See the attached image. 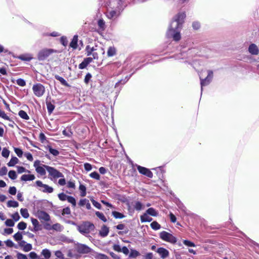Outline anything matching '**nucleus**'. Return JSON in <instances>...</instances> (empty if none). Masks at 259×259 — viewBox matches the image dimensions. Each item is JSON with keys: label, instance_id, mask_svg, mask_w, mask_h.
I'll use <instances>...</instances> for the list:
<instances>
[{"label": "nucleus", "instance_id": "nucleus-1", "mask_svg": "<svg viewBox=\"0 0 259 259\" xmlns=\"http://www.w3.org/2000/svg\"><path fill=\"white\" fill-rule=\"evenodd\" d=\"M186 16L185 12H181L174 17L166 33L168 38H172L175 41L181 39L180 31Z\"/></svg>", "mask_w": 259, "mask_h": 259}, {"label": "nucleus", "instance_id": "nucleus-2", "mask_svg": "<svg viewBox=\"0 0 259 259\" xmlns=\"http://www.w3.org/2000/svg\"><path fill=\"white\" fill-rule=\"evenodd\" d=\"M109 6L111 9L107 12V16L109 19L116 18L120 14L122 8V0H110Z\"/></svg>", "mask_w": 259, "mask_h": 259}, {"label": "nucleus", "instance_id": "nucleus-3", "mask_svg": "<svg viewBox=\"0 0 259 259\" xmlns=\"http://www.w3.org/2000/svg\"><path fill=\"white\" fill-rule=\"evenodd\" d=\"M95 229L94 225L90 222H83L80 225L77 226V230L82 235L88 237L91 232Z\"/></svg>", "mask_w": 259, "mask_h": 259}, {"label": "nucleus", "instance_id": "nucleus-4", "mask_svg": "<svg viewBox=\"0 0 259 259\" xmlns=\"http://www.w3.org/2000/svg\"><path fill=\"white\" fill-rule=\"evenodd\" d=\"M45 167L48 171L49 175L50 176L51 180H53V179H57L59 178L64 177L62 173L58 171L56 168L48 165H45Z\"/></svg>", "mask_w": 259, "mask_h": 259}, {"label": "nucleus", "instance_id": "nucleus-5", "mask_svg": "<svg viewBox=\"0 0 259 259\" xmlns=\"http://www.w3.org/2000/svg\"><path fill=\"white\" fill-rule=\"evenodd\" d=\"M159 237L163 241L169 242L172 244H175L177 242V238L174 237L172 234L166 232L162 231L159 234Z\"/></svg>", "mask_w": 259, "mask_h": 259}, {"label": "nucleus", "instance_id": "nucleus-6", "mask_svg": "<svg viewBox=\"0 0 259 259\" xmlns=\"http://www.w3.org/2000/svg\"><path fill=\"white\" fill-rule=\"evenodd\" d=\"M56 50L52 49H45L40 50L37 55V58L39 61H43L47 59L51 54L57 53Z\"/></svg>", "mask_w": 259, "mask_h": 259}, {"label": "nucleus", "instance_id": "nucleus-7", "mask_svg": "<svg viewBox=\"0 0 259 259\" xmlns=\"http://www.w3.org/2000/svg\"><path fill=\"white\" fill-rule=\"evenodd\" d=\"M34 94L37 97H42L45 93V88L41 83L34 84L32 87Z\"/></svg>", "mask_w": 259, "mask_h": 259}, {"label": "nucleus", "instance_id": "nucleus-8", "mask_svg": "<svg viewBox=\"0 0 259 259\" xmlns=\"http://www.w3.org/2000/svg\"><path fill=\"white\" fill-rule=\"evenodd\" d=\"M35 184L38 188L39 190L44 193H51L54 191V188L52 187L43 184L40 181H36Z\"/></svg>", "mask_w": 259, "mask_h": 259}, {"label": "nucleus", "instance_id": "nucleus-9", "mask_svg": "<svg viewBox=\"0 0 259 259\" xmlns=\"http://www.w3.org/2000/svg\"><path fill=\"white\" fill-rule=\"evenodd\" d=\"M207 73V75L204 79H202L200 75L201 92L203 90V87L208 85L210 82L213 77V72L212 71L208 70Z\"/></svg>", "mask_w": 259, "mask_h": 259}, {"label": "nucleus", "instance_id": "nucleus-10", "mask_svg": "<svg viewBox=\"0 0 259 259\" xmlns=\"http://www.w3.org/2000/svg\"><path fill=\"white\" fill-rule=\"evenodd\" d=\"M45 165H40V161L36 160L34 162L33 166L35 168V170L37 173L41 176L46 175V168L45 167Z\"/></svg>", "mask_w": 259, "mask_h": 259}, {"label": "nucleus", "instance_id": "nucleus-11", "mask_svg": "<svg viewBox=\"0 0 259 259\" xmlns=\"http://www.w3.org/2000/svg\"><path fill=\"white\" fill-rule=\"evenodd\" d=\"M136 166L140 174L150 178H152L153 177V174L149 169L138 165H137Z\"/></svg>", "mask_w": 259, "mask_h": 259}, {"label": "nucleus", "instance_id": "nucleus-12", "mask_svg": "<svg viewBox=\"0 0 259 259\" xmlns=\"http://www.w3.org/2000/svg\"><path fill=\"white\" fill-rule=\"evenodd\" d=\"M77 250L80 253L84 254L92 252V249L85 244H79L77 246Z\"/></svg>", "mask_w": 259, "mask_h": 259}, {"label": "nucleus", "instance_id": "nucleus-13", "mask_svg": "<svg viewBox=\"0 0 259 259\" xmlns=\"http://www.w3.org/2000/svg\"><path fill=\"white\" fill-rule=\"evenodd\" d=\"M36 217L41 221L48 222L50 221V216L46 212L42 210H39L36 213Z\"/></svg>", "mask_w": 259, "mask_h": 259}, {"label": "nucleus", "instance_id": "nucleus-14", "mask_svg": "<svg viewBox=\"0 0 259 259\" xmlns=\"http://www.w3.org/2000/svg\"><path fill=\"white\" fill-rule=\"evenodd\" d=\"M156 251L159 253L160 257L163 259L165 258L169 255V251L163 247L158 248Z\"/></svg>", "mask_w": 259, "mask_h": 259}, {"label": "nucleus", "instance_id": "nucleus-15", "mask_svg": "<svg viewBox=\"0 0 259 259\" xmlns=\"http://www.w3.org/2000/svg\"><path fill=\"white\" fill-rule=\"evenodd\" d=\"M248 51L251 54L254 55H258L259 53L257 47L254 44H252L249 46Z\"/></svg>", "mask_w": 259, "mask_h": 259}, {"label": "nucleus", "instance_id": "nucleus-16", "mask_svg": "<svg viewBox=\"0 0 259 259\" xmlns=\"http://www.w3.org/2000/svg\"><path fill=\"white\" fill-rule=\"evenodd\" d=\"M109 232V228H108L105 225H103L101 227V230L99 231V235L100 236H101L102 237H105L108 235Z\"/></svg>", "mask_w": 259, "mask_h": 259}, {"label": "nucleus", "instance_id": "nucleus-17", "mask_svg": "<svg viewBox=\"0 0 259 259\" xmlns=\"http://www.w3.org/2000/svg\"><path fill=\"white\" fill-rule=\"evenodd\" d=\"M78 205L80 206H85L88 209H90L91 208V205L89 200L85 198L80 199L78 203Z\"/></svg>", "mask_w": 259, "mask_h": 259}, {"label": "nucleus", "instance_id": "nucleus-18", "mask_svg": "<svg viewBox=\"0 0 259 259\" xmlns=\"http://www.w3.org/2000/svg\"><path fill=\"white\" fill-rule=\"evenodd\" d=\"M31 223L34 227L33 231L36 232L39 230H40V225L39 224V222L37 219L31 218Z\"/></svg>", "mask_w": 259, "mask_h": 259}, {"label": "nucleus", "instance_id": "nucleus-19", "mask_svg": "<svg viewBox=\"0 0 259 259\" xmlns=\"http://www.w3.org/2000/svg\"><path fill=\"white\" fill-rule=\"evenodd\" d=\"M140 219L141 222H150L152 221V218L149 216V214L146 212L143 215H141Z\"/></svg>", "mask_w": 259, "mask_h": 259}, {"label": "nucleus", "instance_id": "nucleus-20", "mask_svg": "<svg viewBox=\"0 0 259 259\" xmlns=\"http://www.w3.org/2000/svg\"><path fill=\"white\" fill-rule=\"evenodd\" d=\"M35 178L33 175H23L21 177V180L22 181H32Z\"/></svg>", "mask_w": 259, "mask_h": 259}, {"label": "nucleus", "instance_id": "nucleus-21", "mask_svg": "<svg viewBox=\"0 0 259 259\" xmlns=\"http://www.w3.org/2000/svg\"><path fill=\"white\" fill-rule=\"evenodd\" d=\"M92 255L95 259H109V258L105 254L94 252Z\"/></svg>", "mask_w": 259, "mask_h": 259}, {"label": "nucleus", "instance_id": "nucleus-22", "mask_svg": "<svg viewBox=\"0 0 259 259\" xmlns=\"http://www.w3.org/2000/svg\"><path fill=\"white\" fill-rule=\"evenodd\" d=\"M78 36L75 35L73 36L71 42L70 44V46L73 49H76L77 47Z\"/></svg>", "mask_w": 259, "mask_h": 259}, {"label": "nucleus", "instance_id": "nucleus-23", "mask_svg": "<svg viewBox=\"0 0 259 259\" xmlns=\"http://www.w3.org/2000/svg\"><path fill=\"white\" fill-rule=\"evenodd\" d=\"M55 78L59 80L61 83L66 87H70V85L67 83V82L66 81L65 79H64L63 77L59 76L58 75H55Z\"/></svg>", "mask_w": 259, "mask_h": 259}, {"label": "nucleus", "instance_id": "nucleus-24", "mask_svg": "<svg viewBox=\"0 0 259 259\" xmlns=\"http://www.w3.org/2000/svg\"><path fill=\"white\" fill-rule=\"evenodd\" d=\"M146 212L149 215H150L153 217H156L158 214L157 211L153 207H150L148 208Z\"/></svg>", "mask_w": 259, "mask_h": 259}, {"label": "nucleus", "instance_id": "nucleus-25", "mask_svg": "<svg viewBox=\"0 0 259 259\" xmlns=\"http://www.w3.org/2000/svg\"><path fill=\"white\" fill-rule=\"evenodd\" d=\"M52 230L57 232H61L63 231L64 227L59 223H56L52 225Z\"/></svg>", "mask_w": 259, "mask_h": 259}, {"label": "nucleus", "instance_id": "nucleus-26", "mask_svg": "<svg viewBox=\"0 0 259 259\" xmlns=\"http://www.w3.org/2000/svg\"><path fill=\"white\" fill-rule=\"evenodd\" d=\"M19 162V159L16 157H12L7 165L9 166H14Z\"/></svg>", "mask_w": 259, "mask_h": 259}, {"label": "nucleus", "instance_id": "nucleus-27", "mask_svg": "<svg viewBox=\"0 0 259 259\" xmlns=\"http://www.w3.org/2000/svg\"><path fill=\"white\" fill-rule=\"evenodd\" d=\"M140 255V253L139 251L134 249H131V252L129 254V257L135 258Z\"/></svg>", "mask_w": 259, "mask_h": 259}, {"label": "nucleus", "instance_id": "nucleus-28", "mask_svg": "<svg viewBox=\"0 0 259 259\" xmlns=\"http://www.w3.org/2000/svg\"><path fill=\"white\" fill-rule=\"evenodd\" d=\"M41 254L45 257L46 259H49L51 255V251L48 249H44L41 251Z\"/></svg>", "mask_w": 259, "mask_h": 259}, {"label": "nucleus", "instance_id": "nucleus-29", "mask_svg": "<svg viewBox=\"0 0 259 259\" xmlns=\"http://www.w3.org/2000/svg\"><path fill=\"white\" fill-rule=\"evenodd\" d=\"M116 54V49L114 47H110L107 51V55L108 57H112Z\"/></svg>", "mask_w": 259, "mask_h": 259}, {"label": "nucleus", "instance_id": "nucleus-30", "mask_svg": "<svg viewBox=\"0 0 259 259\" xmlns=\"http://www.w3.org/2000/svg\"><path fill=\"white\" fill-rule=\"evenodd\" d=\"M18 205V202L14 200H9L7 202V206L9 207H17Z\"/></svg>", "mask_w": 259, "mask_h": 259}, {"label": "nucleus", "instance_id": "nucleus-31", "mask_svg": "<svg viewBox=\"0 0 259 259\" xmlns=\"http://www.w3.org/2000/svg\"><path fill=\"white\" fill-rule=\"evenodd\" d=\"M18 114L20 117H21L22 118H23L24 119L28 120L29 119V117L27 115V113L23 110H20Z\"/></svg>", "mask_w": 259, "mask_h": 259}, {"label": "nucleus", "instance_id": "nucleus-32", "mask_svg": "<svg viewBox=\"0 0 259 259\" xmlns=\"http://www.w3.org/2000/svg\"><path fill=\"white\" fill-rule=\"evenodd\" d=\"M151 227L154 230H157L160 229L161 226L157 222L154 221L150 224Z\"/></svg>", "mask_w": 259, "mask_h": 259}, {"label": "nucleus", "instance_id": "nucleus-33", "mask_svg": "<svg viewBox=\"0 0 259 259\" xmlns=\"http://www.w3.org/2000/svg\"><path fill=\"white\" fill-rule=\"evenodd\" d=\"M13 238L16 241L19 242V241H21L23 238L22 233L20 232H17L14 235Z\"/></svg>", "mask_w": 259, "mask_h": 259}, {"label": "nucleus", "instance_id": "nucleus-34", "mask_svg": "<svg viewBox=\"0 0 259 259\" xmlns=\"http://www.w3.org/2000/svg\"><path fill=\"white\" fill-rule=\"evenodd\" d=\"M19 58L23 61H29L32 59V57L29 55H22L20 56Z\"/></svg>", "mask_w": 259, "mask_h": 259}, {"label": "nucleus", "instance_id": "nucleus-35", "mask_svg": "<svg viewBox=\"0 0 259 259\" xmlns=\"http://www.w3.org/2000/svg\"><path fill=\"white\" fill-rule=\"evenodd\" d=\"M79 189L80 191V196L84 197L86 195V187L83 185H80Z\"/></svg>", "mask_w": 259, "mask_h": 259}, {"label": "nucleus", "instance_id": "nucleus-36", "mask_svg": "<svg viewBox=\"0 0 259 259\" xmlns=\"http://www.w3.org/2000/svg\"><path fill=\"white\" fill-rule=\"evenodd\" d=\"M112 214L116 219H122L124 218V215L122 213L116 211H112Z\"/></svg>", "mask_w": 259, "mask_h": 259}, {"label": "nucleus", "instance_id": "nucleus-37", "mask_svg": "<svg viewBox=\"0 0 259 259\" xmlns=\"http://www.w3.org/2000/svg\"><path fill=\"white\" fill-rule=\"evenodd\" d=\"M20 213L24 218H28L29 216L28 210L26 208H21L20 209Z\"/></svg>", "mask_w": 259, "mask_h": 259}, {"label": "nucleus", "instance_id": "nucleus-38", "mask_svg": "<svg viewBox=\"0 0 259 259\" xmlns=\"http://www.w3.org/2000/svg\"><path fill=\"white\" fill-rule=\"evenodd\" d=\"M47 107L48 112L51 114L55 108V106L51 102H47Z\"/></svg>", "mask_w": 259, "mask_h": 259}, {"label": "nucleus", "instance_id": "nucleus-39", "mask_svg": "<svg viewBox=\"0 0 259 259\" xmlns=\"http://www.w3.org/2000/svg\"><path fill=\"white\" fill-rule=\"evenodd\" d=\"M96 215L104 222H106L107 221V219L103 213L97 211L96 212Z\"/></svg>", "mask_w": 259, "mask_h": 259}, {"label": "nucleus", "instance_id": "nucleus-40", "mask_svg": "<svg viewBox=\"0 0 259 259\" xmlns=\"http://www.w3.org/2000/svg\"><path fill=\"white\" fill-rule=\"evenodd\" d=\"M96 49H94V47H90L89 46H87L85 48V50L87 51V56H90L92 55L93 53V52Z\"/></svg>", "mask_w": 259, "mask_h": 259}, {"label": "nucleus", "instance_id": "nucleus-41", "mask_svg": "<svg viewBox=\"0 0 259 259\" xmlns=\"http://www.w3.org/2000/svg\"><path fill=\"white\" fill-rule=\"evenodd\" d=\"M67 200L68 201V202L70 203L73 207H75L76 206V200L73 197L69 196Z\"/></svg>", "mask_w": 259, "mask_h": 259}, {"label": "nucleus", "instance_id": "nucleus-42", "mask_svg": "<svg viewBox=\"0 0 259 259\" xmlns=\"http://www.w3.org/2000/svg\"><path fill=\"white\" fill-rule=\"evenodd\" d=\"M90 176L92 178L94 179L97 180H99L100 179V176L99 174L96 171H94V172L91 173L90 174Z\"/></svg>", "mask_w": 259, "mask_h": 259}, {"label": "nucleus", "instance_id": "nucleus-43", "mask_svg": "<svg viewBox=\"0 0 259 259\" xmlns=\"http://www.w3.org/2000/svg\"><path fill=\"white\" fill-rule=\"evenodd\" d=\"M27 224L24 222H21L18 223L17 227L19 230H24L26 228Z\"/></svg>", "mask_w": 259, "mask_h": 259}, {"label": "nucleus", "instance_id": "nucleus-44", "mask_svg": "<svg viewBox=\"0 0 259 259\" xmlns=\"http://www.w3.org/2000/svg\"><path fill=\"white\" fill-rule=\"evenodd\" d=\"M48 148L50 153L53 155L56 156L59 155V152L57 150L52 148L51 146H49Z\"/></svg>", "mask_w": 259, "mask_h": 259}, {"label": "nucleus", "instance_id": "nucleus-45", "mask_svg": "<svg viewBox=\"0 0 259 259\" xmlns=\"http://www.w3.org/2000/svg\"><path fill=\"white\" fill-rule=\"evenodd\" d=\"M8 176L12 180H15L17 177V174L14 170H10L9 172Z\"/></svg>", "mask_w": 259, "mask_h": 259}, {"label": "nucleus", "instance_id": "nucleus-46", "mask_svg": "<svg viewBox=\"0 0 259 259\" xmlns=\"http://www.w3.org/2000/svg\"><path fill=\"white\" fill-rule=\"evenodd\" d=\"M58 198L61 201H65L67 200L69 196L67 195L64 193H61L58 194Z\"/></svg>", "mask_w": 259, "mask_h": 259}, {"label": "nucleus", "instance_id": "nucleus-47", "mask_svg": "<svg viewBox=\"0 0 259 259\" xmlns=\"http://www.w3.org/2000/svg\"><path fill=\"white\" fill-rule=\"evenodd\" d=\"M32 249V245L30 243H26V244L23 247V250L25 252H28L30 251Z\"/></svg>", "mask_w": 259, "mask_h": 259}, {"label": "nucleus", "instance_id": "nucleus-48", "mask_svg": "<svg viewBox=\"0 0 259 259\" xmlns=\"http://www.w3.org/2000/svg\"><path fill=\"white\" fill-rule=\"evenodd\" d=\"M10 154V151L7 148H4L3 149L2 155L5 158H8Z\"/></svg>", "mask_w": 259, "mask_h": 259}, {"label": "nucleus", "instance_id": "nucleus-49", "mask_svg": "<svg viewBox=\"0 0 259 259\" xmlns=\"http://www.w3.org/2000/svg\"><path fill=\"white\" fill-rule=\"evenodd\" d=\"M183 242L185 245L189 246V247H195V244L193 242H192L189 240H184L183 241Z\"/></svg>", "mask_w": 259, "mask_h": 259}, {"label": "nucleus", "instance_id": "nucleus-50", "mask_svg": "<svg viewBox=\"0 0 259 259\" xmlns=\"http://www.w3.org/2000/svg\"><path fill=\"white\" fill-rule=\"evenodd\" d=\"M17 84L20 87H24L26 85L25 81L22 78H19L16 80Z\"/></svg>", "mask_w": 259, "mask_h": 259}, {"label": "nucleus", "instance_id": "nucleus-51", "mask_svg": "<svg viewBox=\"0 0 259 259\" xmlns=\"http://www.w3.org/2000/svg\"><path fill=\"white\" fill-rule=\"evenodd\" d=\"M28 256L29 257L30 259L39 258L38 255L34 251L30 252L28 254Z\"/></svg>", "mask_w": 259, "mask_h": 259}, {"label": "nucleus", "instance_id": "nucleus-52", "mask_svg": "<svg viewBox=\"0 0 259 259\" xmlns=\"http://www.w3.org/2000/svg\"><path fill=\"white\" fill-rule=\"evenodd\" d=\"M134 207L136 210H140L142 209L143 205L140 202L137 201L135 202Z\"/></svg>", "mask_w": 259, "mask_h": 259}, {"label": "nucleus", "instance_id": "nucleus-53", "mask_svg": "<svg viewBox=\"0 0 259 259\" xmlns=\"http://www.w3.org/2000/svg\"><path fill=\"white\" fill-rule=\"evenodd\" d=\"M5 225L8 227H13L15 225V223L13 220L11 219H7L5 222Z\"/></svg>", "mask_w": 259, "mask_h": 259}, {"label": "nucleus", "instance_id": "nucleus-54", "mask_svg": "<svg viewBox=\"0 0 259 259\" xmlns=\"http://www.w3.org/2000/svg\"><path fill=\"white\" fill-rule=\"evenodd\" d=\"M14 151L18 157H21L22 156L23 151L21 149L18 148H14Z\"/></svg>", "mask_w": 259, "mask_h": 259}, {"label": "nucleus", "instance_id": "nucleus-55", "mask_svg": "<svg viewBox=\"0 0 259 259\" xmlns=\"http://www.w3.org/2000/svg\"><path fill=\"white\" fill-rule=\"evenodd\" d=\"M17 259H28V257L26 255L21 253L20 252L17 253Z\"/></svg>", "mask_w": 259, "mask_h": 259}, {"label": "nucleus", "instance_id": "nucleus-56", "mask_svg": "<svg viewBox=\"0 0 259 259\" xmlns=\"http://www.w3.org/2000/svg\"><path fill=\"white\" fill-rule=\"evenodd\" d=\"M55 255L59 258H61V259H64V254H63V253L60 251V250H57V251H56L55 252Z\"/></svg>", "mask_w": 259, "mask_h": 259}, {"label": "nucleus", "instance_id": "nucleus-57", "mask_svg": "<svg viewBox=\"0 0 259 259\" xmlns=\"http://www.w3.org/2000/svg\"><path fill=\"white\" fill-rule=\"evenodd\" d=\"M71 213L70 209L69 207H66L63 209L62 214L64 215L65 214H69Z\"/></svg>", "mask_w": 259, "mask_h": 259}, {"label": "nucleus", "instance_id": "nucleus-58", "mask_svg": "<svg viewBox=\"0 0 259 259\" xmlns=\"http://www.w3.org/2000/svg\"><path fill=\"white\" fill-rule=\"evenodd\" d=\"M0 117H2L4 119L10 120L9 117L5 113L4 111L0 110Z\"/></svg>", "mask_w": 259, "mask_h": 259}, {"label": "nucleus", "instance_id": "nucleus-59", "mask_svg": "<svg viewBox=\"0 0 259 259\" xmlns=\"http://www.w3.org/2000/svg\"><path fill=\"white\" fill-rule=\"evenodd\" d=\"M92 75L90 73H88L84 78V81L86 84H88L92 78Z\"/></svg>", "mask_w": 259, "mask_h": 259}, {"label": "nucleus", "instance_id": "nucleus-60", "mask_svg": "<svg viewBox=\"0 0 259 259\" xmlns=\"http://www.w3.org/2000/svg\"><path fill=\"white\" fill-rule=\"evenodd\" d=\"M11 217L13 218V219L15 222H17V221H19L20 218V215H19L18 212H16L14 213V214H13L11 215Z\"/></svg>", "mask_w": 259, "mask_h": 259}, {"label": "nucleus", "instance_id": "nucleus-61", "mask_svg": "<svg viewBox=\"0 0 259 259\" xmlns=\"http://www.w3.org/2000/svg\"><path fill=\"white\" fill-rule=\"evenodd\" d=\"M98 26L99 27L102 29H104V26H105V22L102 19H99L98 21Z\"/></svg>", "mask_w": 259, "mask_h": 259}, {"label": "nucleus", "instance_id": "nucleus-62", "mask_svg": "<svg viewBox=\"0 0 259 259\" xmlns=\"http://www.w3.org/2000/svg\"><path fill=\"white\" fill-rule=\"evenodd\" d=\"M7 168L5 166L2 167L0 169V175L4 176L6 175L7 173Z\"/></svg>", "mask_w": 259, "mask_h": 259}, {"label": "nucleus", "instance_id": "nucleus-63", "mask_svg": "<svg viewBox=\"0 0 259 259\" xmlns=\"http://www.w3.org/2000/svg\"><path fill=\"white\" fill-rule=\"evenodd\" d=\"M9 192L11 195H15L17 192V190L15 187H10L9 190Z\"/></svg>", "mask_w": 259, "mask_h": 259}, {"label": "nucleus", "instance_id": "nucleus-64", "mask_svg": "<svg viewBox=\"0 0 259 259\" xmlns=\"http://www.w3.org/2000/svg\"><path fill=\"white\" fill-rule=\"evenodd\" d=\"M192 27L195 30L198 29L200 27V24L198 22L195 21L192 23Z\"/></svg>", "mask_w": 259, "mask_h": 259}]
</instances>
